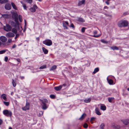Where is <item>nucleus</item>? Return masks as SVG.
<instances>
[{
  "mask_svg": "<svg viewBox=\"0 0 129 129\" xmlns=\"http://www.w3.org/2000/svg\"><path fill=\"white\" fill-rule=\"evenodd\" d=\"M12 17L13 18L15 19V21L16 23L15 24V25L14 24V22H12L11 23V24L13 25H13L15 27L17 28V27L18 26V28L20 29L19 26V23L18 22L17 14L16 13H14L12 14Z\"/></svg>",
  "mask_w": 129,
  "mask_h": 129,
  "instance_id": "f257e3e1",
  "label": "nucleus"
},
{
  "mask_svg": "<svg viewBox=\"0 0 129 129\" xmlns=\"http://www.w3.org/2000/svg\"><path fill=\"white\" fill-rule=\"evenodd\" d=\"M128 24V21L126 20L123 19L120 20L118 23V25L120 27L127 26Z\"/></svg>",
  "mask_w": 129,
  "mask_h": 129,
  "instance_id": "f03ea898",
  "label": "nucleus"
},
{
  "mask_svg": "<svg viewBox=\"0 0 129 129\" xmlns=\"http://www.w3.org/2000/svg\"><path fill=\"white\" fill-rule=\"evenodd\" d=\"M43 43L46 45L48 46H50L52 44V41L49 39H47L43 41Z\"/></svg>",
  "mask_w": 129,
  "mask_h": 129,
  "instance_id": "7ed1b4c3",
  "label": "nucleus"
},
{
  "mask_svg": "<svg viewBox=\"0 0 129 129\" xmlns=\"http://www.w3.org/2000/svg\"><path fill=\"white\" fill-rule=\"evenodd\" d=\"M3 114L7 116H11L12 115V113L11 111L8 110H5L3 111Z\"/></svg>",
  "mask_w": 129,
  "mask_h": 129,
  "instance_id": "20e7f679",
  "label": "nucleus"
},
{
  "mask_svg": "<svg viewBox=\"0 0 129 129\" xmlns=\"http://www.w3.org/2000/svg\"><path fill=\"white\" fill-rule=\"evenodd\" d=\"M6 36L7 38L13 37H14L15 35L12 32H8L6 34Z\"/></svg>",
  "mask_w": 129,
  "mask_h": 129,
  "instance_id": "39448f33",
  "label": "nucleus"
},
{
  "mask_svg": "<svg viewBox=\"0 0 129 129\" xmlns=\"http://www.w3.org/2000/svg\"><path fill=\"white\" fill-rule=\"evenodd\" d=\"M38 7L36 5H33V7L29 9V10L31 12H34L36 10V9H37Z\"/></svg>",
  "mask_w": 129,
  "mask_h": 129,
  "instance_id": "423d86ee",
  "label": "nucleus"
},
{
  "mask_svg": "<svg viewBox=\"0 0 129 129\" xmlns=\"http://www.w3.org/2000/svg\"><path fill=\"white\" fill-rule=\"evenodd\" d=\"M29 103L28 102H26L25 106L23 107L22 108V109L24 111H25L27 110H29Z\"/></svg>",
  "mask_w": 129,
  "mask_h": 129,
  "instance_id": "0eeeda50",
  "label": "nucleus"
},
{
  "mask_svg": "<svg viewBox=\"0 0 129 129\" xmlns=\"http://www.w3.org/2000/svg\"><path fill=\"white\" fill-rule=\"evenodd\" d=\"M121 121L125 125H127L129 124V119L122 120H121Z\"/></svg>",
  "mask_w": 129,
  "mask_h": 129,
  "instance_id": "6e6552de",
  "label": "nucleus"
},
{
  "mask_svg": "<svg viewBox=\"0 0 129 129\" xmlns=\"http://www.w3.org/2000/svg\"><path fill=\"white\" fill-rule=\"evenodd\" d=\"M0 40L2 42H5L7 41V39L5 37L2 36L0 37Z\"/></svg>",
  "mask_w": 129,
  "mask_h": 129,
  "instance_id": "1a4fd4ad",
  "label": "nucleus"
},
{
  "mask_svg": "<svg viewBox=\"0 0 129 129\" xmlns=\"http://www.w3.org/2000/svg\"><path fill=\"white\" fill-rule=\"evenodd\" d=\"M109 76H108L107 78V80L108 83L110 85H112L113 84V81L109 78Z\"/></svg>",
  "mask_w": 129,
  "mask_h": 129,
  "instance_id": "9d476101",
  "label": "nucleus"
},
{
  "mask_svg": "<svg viewBox=\"0 0 129 129\" xmlns=\"http://www.w3.org/2000/svg\"><path fill=\"white\" fill-rule=\"evenodd\" d=\"M5 29L7 31H10L11 30V27L9 25H7L6 27L5 28Z\"/></svg>",
  "mask_w": 129,
  "mask_h": 129,
  "instance_id": "9b49d317",
  "label": "nucleus"
},
{
  "mask_svg": "<svg viewBox=\"0 0 129 129\" xmlns=\"http://www.w3.org/2000/svg\"><path fill=\"white\" fill-rule=\"evenodd\" d=\"M5 8L6 10H9L11 9V7L10 4H7L5 5Z\"/></svg>",
  "mask_w": 129,
  "mask_h": 129,
  "instance_id": "f8f14e48",
  "label": "nucleus"
},
{
  "mask_svg": "<svg viewBox=\"0 0 129 129\" xmlns=\"http://www.w3.org/2000/svg\"><path fill=\"white\" fill-rule=\"evenodd\" d=\"M95 113L97 115H100L101 114V113L100 112L99 109L98 108H96L95 109Z\"/></svg>",
  "mask_w": 129,
  "mask_h": 129,
  "instance_id": "ddd939ff",
  "label": "nucleus"
},
{
  "mask_svg": "<svg viewBox=\"0 0 129 129\" xmlns=\"http://www.w3.org/2000/svg\"><path fill=\"white\" fill-rule=\"evenodd\" d=\"M85 0H82L81 1H79L78 3V5L81 6L82 5H84L85 4Z\"/></svg>",
  "mask_w": 129,
  "mask_h": 129,
  "instance_id": "4468645a",
  "label": "nucleus"
},
{
  "mask_svg": "<svg viewBox=\"0 0 129 129\" xmlns=\"http://www.w3.org/2000/svg\"><path fill=\"white\" fill-rule=\"evenodd\" d=\"M62 86L60 85L59 86L55 87H54V89L57 91L60 90L62 88Z\"/></svg>",
  "mask_w": 129,
  "mask_h": 129,
  "instance_id": "2eb2a0df",
  "label": "nucleus"
},
{
  "mask_svg": "<svg viewBox=\"0 0 129 129\" xmlns=\"http://www.w3.org/2000/svg\"><path fill=\"white\" fill-rule=\"evenodd\" d=\"M2 17H3L5 18H8L9 17V15L7 14H1Z\"/></svg>",
  "mask_w": 129,
  "mask_h": 129,
  "instance_id": "dca6fc26",
  "label": "nucleus"
},
{
  "mask_svg": "<svg viewBox=\"0 0 129 129\" xmlns=\"http://www.w3.org/2000/svg\"><path fill=\"white\" fill-rule=\"evenodd\" d=\"M42 109L44 110H46L47 108H48V106H47L45 103H42Z\"/></svg>",
  "mask_w": 129,
  "mask_h": 129,
  "instance_id": "f3484780",
  "label": "nucleus"
},
{
  "mask_svg": "<svg viewBox=\"0 0 129 129\" xmlns=\"http://www.w3.org/2000/svg\"><path fill=\"white\" fill-rule=\"evenodd\" d=\"M100 109L103 111H105L106 109V107L104 105H101L100 107Z\"/></svg>",
  "mask_w": 129,
  "mask_h": 129,
  "instance_id": "a211bd4d",
  "label": "nucleus"
},
{
  "mask_svg": "<svg viewBox=\"0 0 129 129\" xmlns=\"http://www.w3.org/2000/svg\"><path fill=\"white\" fill-rule=\"evenodd\" d=\"M1 98L3 99L4 100L6 101L7 99L6 95L4 94H3L1 95Z\"/></svg>",
  "mask_w": 129,
  "mask_h": 129,
  "instance_id": "6ab92c4d",
  "label": "nucleus"
},
{
  "mask_svg": "<svg viewBox=\"0 0 129 129\" xmlns=\"http://www.w3.org/2000/svg\"><path fill=\"white\" fill-rule=\"evenodd\" d=\"M42 49L43 52L45 54H46L48 53V51L45 48L43 47L42 48Z\"/></svg>",
  "mask_w": 129,
  "mask_h": 129,
  "instance_id": "aec40b11",
  "label": "nucleus"
},
{
  "mask_svg": "<svg viewBox=\"0 0 129 129\" xmlns=\"http://www.w3.org/2000/svg\"><path fill=\"white\" fill-rule=\"evenodd\" d=\"M86 114H83L80 118L79 119L80 120H83L86 116Z\"/></svg>",
  "mask_w": 129,
  "mask_h": 129,
  "instance_id": "412c9836",
  "label": "nucleus"
},
{
  "mask_svg": "<svg viewBox=\"0 0 129 129\" xmlns=\"http://www.w3.org/2000/svg\"><path fill=\"white\" fill-rule=\"evenodd\" d=\"M91 100V99L90 98L88 99H86L84 100V102L86 103H88L90 102Z\"/></svg>",
  "mask_w": 129,
  "mask_h": 129,
  "instance_id": "4be33fe9",
  "label": "nucleus"
},
{
  "mask_svg": "<svg viewBox=\"0 0 129 129\" xmlns=\"http://www.w3.org/2000/svg\"><path fill=\"white\" fill-rule=\"evenodd\" d=\"M42 103L46 104L48 103V101L46 99H44L41 100Z\"/></svg>",
  "mask_w": 129,
  "mask_h": 129,
  "instance_id": "5701e85b",
  "label": "nucleus"
},
{
  "mask_svg": "<svg viewBox=\"0 0 129 129\" xmlns=\"http://www.w3.org/2000/svg\"><path fill=\"white\" fill-rule=\"evenodd\" d=\"M11 4L13 8L15 10H16L17 9V7H16L15 4L13 3H11Z\"/></svg>",
  "mask_w": 129,
  "mask_h": 129,
  "instance_id": "b1692460",
  "label": "nucleus"
},
{
  "mask_svg": "<svg viewBox=\"0 0 129 129\" xmlns=\"http://www.w3.org/2000/svg\"><path fill=\"white\" fill-rule=\"evenodd\" d=\"M105 127V124L104 123H102L100 126V129H104V127Z\"/></svg>",
  "mask_w": 129,
  "mask_h": 129,
  "instance_id": "393cba45",
  "label": "nucleus"
},
{
  "mask_svg": "<svg viewBox=\"0 0 129 129\" xmlns=\"http://www.w3.org/2000/svg\"><path fill=\"white\" fill-rule=\"evenodd\" d=\"M12 31L14 34H16L17 33V30L15 28H13L12 29Z\"/></svg>",
  "mask_w": 129,
  "mask_h": 129,
  "instance_id": "a878e982",
  "label": "nucleus"
},
{
  "mask_svg": "<svg viewBox=\"0 0 129 129\" xmlns=\"http://www.w3.org/2000/svg\"><path fill=\"white\" fill-rule=\"evenodd\" d=\"M110 48L113 50H118L119 49L116 46L111 47Z\"/></svg>",
  "mask_w": 129,
  "mask_h": 129,
  "instance_id": "bb28decb",
  "label": "nucleus"
},
{
  "mask_svg": "<svg viewBox=\"0 0 129 129\" xmlns=\"http://www.w3.org/2000/svg\"><path fill=\"white\" fill-rule=\"evenodd\" d=\"M56 68V66L55 65L52 66L50 69V71H52L55 70Z\"/></svg>",
  "mask_w": 129,
  "mask_h": 129,
  "instance_id": "cd10ccee",
  "label": "nucleus"
},
{
  "mask_svg": "<svg viewBox=\"0 0 129 129\" xmlns=\"http://www.w3.org/2000/svg\"><path fill=\"white\" fill-rule=\"evenodd\" d=\"M99 71V69L98 68H95L94 70V71L93 72V74H95L97 72H98Z\"/></svg>",
  "mask_w": 129,
  "mask_h": 129,
  "instance_id": "c85d7f7f",
  "label": "nucleus"
},
{
  "mask_svg": "<svg viewBox=\"0 0 129 129\" xmlns=\"http://www.w3.org/2000/svg\"><path fill=\"white\" fill-rule=\"evenodd\" d=\"M12 83L14 87H15L16 86V82L15 81H14V80L13 79H12Z\"/></svg>",
  "mask_w": 129,
  "mask_h": 129,
  "instance_id": "c756f323",
  "label": "nucleus"
},
{
  "mask_svg": "<svg viewBox=\"0 0 129 129\" xmlns=\"http://www.w3.org/2000/svg\"><path fill=\"white\" fill-rule=\"evenodd\" d=\"M78 21L82 22H85L84 20L82 18H79L78 19Z\"/></svg>",
  "mask_w": 129,
  "mask_h": 129,
  "instance_id": "7c9ffc66",
  "label": "nucleus"
},
{
  "mask_svg": "<svg viewBox=\"0 0 129 129\" xmlns=\"http://www.w3.org/2000/svg\"><path fill=\"white\" fill-rule=\"evenodd\" d=\"M8 2V0H3L2 1V2H0L1 4H2L4 3H7Z\"/></svg>",
  "mask_w": 129,
  "mask_h": 129,
  "instance_id": "2f4dec72",
  "label": "nucleus"
},
{
  "mask_svg": "<svg viewBox=\"0 0 129 129\" xmlns=\"http://www.w3.org/2000/svg\"><path fill=\"white\" fill-rule=\"evenodd\" d=\"M21 3L22 4L23 7L24 8V9L25 10H27V7L22 2H21Z\"/></svg>",
  "mask_w": 129,
  "mask_h": 129,
  "instance_id": "473e14b6",
  "label": "nucleus"
},
{
  "mask_svg": "<svg viewBox=\"0 0 129 129\" xmlns=\"http://www.w3.org/2000/svg\"><path fill=\"white\" fill-rule=\"evenodd\" d=\"M114 99L113 98H109L108 99L109 101L110 102H111L112 100Z\"/></svg>",
  "mask_w": 129,
  "mask_h": 129,
  "instance_id": "72a5a7b5",
  "label": "nucleus"
},
{
  "mask_svg": "<svg viewBox=\"0 0 129 129\" xmlns=\"http://www.w3.org/2000/svg\"><path fill=\"white\" fill-rule=\"evenodd\" d=\"M26 2L29 3L31 4L32 3L33 0H25Z\"/></svg>",
  "mask_w": 129,
  "mask_h": 129,
  "instance_id": "f704fd0d",
  "label": "nucleus"
},
{
  "mask_svg": "<svg viewBox=\"0 0 129 129\" xmlns=\"http://www.w3.org/2000/svg\"><path fill=\"white\" fill-rule=\"evenodd\" d=\"M4 104L6 106H8L9 105V103L8 102H6L5 101L3 102Z\"/></svg>",
  "mask_w": 129,
  "mask_h": 129,
  "instance_id": "c9c22d12",
  "label": "nucleus"
},
{
  "mask_svg": "<svg viewBox=\"0 0 129 129\" xmlns=\"http://www.w3.org/2000/svg\"><path fill=\"white\" fill-rule=\"evenodd\" d=\"M43 112L42 111H40L38 115L39 116H41L42 115H43Z\"/></svg>",
  "mask_w": 129,
  "mask_h": 129,
  "instance_id": "e433bc0d",
  "label": "nucleus"
},
{
  "mask_svg": "<svg viewBox=\"0 0 129 129\" xmlns=\"http://www.w3.org/2000/svg\"><path fill=\"white\" fill-rule=\"evenodd\" d=\"M96 119V118L95 117H92L91 118L90 121H94L95 119Z\"/></svg>",
  "mask_w": 129,
  "mask_h": 129,
  "instance_id": "4c0bfd02",
  "label": "nucleus"
},
{
  "mask_svg": "<svg viewBox=\"0 0 129 129\" xmlns=\"http://www.w3.org/2000/svg\"><path fill=\"white\" fill-rule=\"evenodd\" d=\"M101 42L103 43H108V42L105 41L104 39L101 40Z\"/></svg>",
  "mask_w": 129,
  "mask_h": 129,
  "instance_id": "58836bf2",
  "label": "nucleus"
},
{
  "mask_svg": "<svg viewBox=\"0 0 129 129\" xmlns=\"http://www.w3.org/2000/svg\"><path fill=\"white\" fill-rule=\"evenodd\" d=\"M46 68V66L45 65H43L40 68V69H43L45 68Z\"/></svg>",
  "mask_w": 129,
  "mask_h": 129,
  "instance_id": "ea45409f",
  "label": "nucleus"
},
{
  "mask_svg": "<svg viewBox=\"0 0 129 129\" xmlns=\"http://www.w3.org/2000/svg\"><path fill=\"white\" fill-rule=\"evenodd\" d=\"M19 20L20 22H21L22 21V19L21 16L19 15Z\"/></svg>",
  "mask_w": 129,
  "mask_h": 129,
  "instance_id": "a19ab883",
  "label": "nucleus"
},
{
  "mask_svg": "<svg viewBox=\"0 0 129 129\" xmlns=\"http://www.w3.org/2000/svg\"><path fill=\"white\" fill-rule=\"evenodd\" d=\"M6 51L4 50H3L0 51V54H3L6 52Z\"/></svg>",
  "mask_w": 129,
  "mask_h": 129,
  "instance_id": "79ce46f5",
  "label": "nucleus"
},
{
  "mask_svg": "<svg viewBox=\"0 0 129 129\" xmlns=\"http://www.w3.org/2000/svg\"><path fill=\"white\" fill-rule=\"evenodd\" d=\"M88 126L87 124L85 123L84 125V127L85 128H86Z\"/></svg>",
  "mask_w": 129,
  "mask_h": 129,
  "instance_id": "37998d69",
  "label": "nucleus"
},
{
  "mask_svg": "<svg viewBox=\"0 0 129 129\" xmlns=\"http://www.w3.org/2000/svg\"><path fill=\"white\" fill-rule=\"evenodd\" d=\"M12 40L11 39H9L8 40L7 43H11L12 42Z\"/></svg>",
  "mask_w": 129,
  "mask_h": 129,
  "instance_id": "c03bdc74",
  "label": "nucleus"
},
{
  "mask_svg": "<svg viewBox=\"0 0 129 129\" xmlns=\"http://www.w3.org/2000/svg\"><path fill=\"white\" fill-rule=\"evenodd\" d=\"M50 97L51 99H53L55 98V96L54 95H50Z\"/></svg>",
  "mask_w": 129,
  "mask_h": 129,
  "instance_id": "a18cd8bd",
  "label": "nucleus"
},
{
  "mask_svg": "<svg viewBox=\"0 0 129 129\" xmlns=\"http://www.w3.org/2000/svg\"><path fill=\"white\" fill-rule=\"evenodd\" d=\"M16 34L15 37V39H16L19 36V35L18 34Z\"/></svg>",
  "mask_w": 129,
  "mask_h": 129,
  "instance_id": "49530a36",
  "label": "nucleus"
},
{
  "mask_svg": "<svg viewBox=\"0 0 129 129\" xmlns=\"http://www.w3.org/2000/svg\"><path fill=\"white\" fill-rule=\"evenodd\" d=\"M85 27H83L81 29V31L82 32L84 33L85 31Z\"/></svg>",
  "mask_w": 129,
  "mask_h": 129,
  "instance_id": "de8ad7c7",
  "label": "nucleus"
},
{
  "mask_svg": "<svg viewBox=\"0 0 129 129\" xmlns=\"http://www.w3.org/2000/svg\"><path fill=\"white\" fill-rule=\"evenodd\" d=\"M8 58L6 56L5 58V60L7 62L8 61Z\"/></svg>",
  "mask_w": 129,
  "mask_h": 129,
  "instance_id": "09e8293b",
  "label": "nucleus"
},
{
  "mask_svg": "<svg viewBox=\"0 0 129 129\" xmlns=\"http://www.w3.org/2000/svg\"><path fill=\"white\" fill-rule=\"evenodd\" d=\"M73 28H74V24H71L70 25Z\"/></svg>",
  "mask_w": 129,
  "mask_h": 129,
  "instance_id": "8fccbe9b",
  "label": "nucleus"
},
{
  "mask_svg": "<svg viewBox=\"0 0 129 129\" xmlns=\"http://www.w3.org/2000/svg\"><path fill=\"white\" fill-rule=\"evenodd\" d=\"M3 122V120L1 119H0V125H1Z\"/></svg>",
  "mask_w": 129,
  "mask_h": 129,
  "instance_id": "3c124183",
  "label": "nucleus"
},
{
  "mask_svg": "<svg viewBox=\"0 0 129 129\" xmlns=\"http://www.w3.org/2000/svg\"><path fill=\"white\" fill-rule=\"evenodd\" d=\"M93 34L94 35L97 34V31H94L93 32Z\"/></svg>",
  "mask_w": 129,
  "mask_h": 129,
  "instance_id": "603ef678",
  "label": "nucleus"
},
{
  "mask_svg": "<svg viewBox=\"0 0 129 129\" xmlns=\"http://www.w3.org/2000/svg\"><path fill=\"white\" fill-rule=\"evenodd\" d=\"M20 78L21 79H23L24 78V77L23 76H20Z\"/></svg>",
  "mask_w": 129,
  "mask_h": 129,
  "instance_id": "864d4df0",
  "label": "nucleus"
},
{
  "mask_svg": "<svg viewBox=\"0 0 129 129\" xmlns=\"http://www.w3.org/2000/svg\"><path fill=\"white\" fill-rule=\"evenodd\" d=\"M100 36V35H94V37H97Z\"/></svg>",
  "mask_w": 129,
  "mask_h": 129,
  "instance_id": "5fc2aeb1",
  "label": "nucleus"
},
{
  "mask_svg": "<svg viewBox=\"0 0 129 129\" xmlns=\"http://www.w3.org/2000/svg\"><path fill=\"white\" fill-rule=\"evenodd\" d=\"M105 3L107 4V5H109V3L108 2V1H106L105 2Z\"/></svg>",
  "mask_w": 129,
  "mask_h": 129,
  "instance_id": "6e6d98bb",
  "label": "nucleus"
},
{
  "mask_svg": "<svg viewBox=\"0 0 129 129\" xmlns=\"http://www.w3.org/2000/svg\"><path fill=\"white\" fill-rule=\"evenodd\" d=\"M36 40L38 41H39V40L40 39H39V37L36 38Z\"/></svg>",
  "mask_w": 129,
  "mask_h": 129,
  "instance_id": "4d7b16f0",
  "label": "nucleus"
},
{
  "mask_svg": "<svg viewBox=\"0 0 129 129\" xmlns=\"http://www.w3.org/2000/svg\"><path fill=\"white\" fill-rule=\"evenodd\" d=\"M104 9H108V7H107L105 6L104 7Z\"/></svg>",
  "mask_w": 129,
  "mask_h": 129,
  "instance_id": "13d9d810",
  "label": "nucleus"
},
{
  "mask_svg": "<svg viewBox=\"0 0 129 129\" xmlns=\"http://www.w3.org/2000/svg\"><path fill=\"white\" fill-rule=\"evenodd\" d=\"M16 47V46L14 45L12 47L13 48H14Z\"/></svg>",
  "mask_w": 129,
  "mask_h": 129,
  "instance_id": "bf43d9fd",
  "label": "nucleus"
},
{
  "mask_svg": "<svg viewBox=\"0 0 129 129\" xmlns=\"http://www.w3.org/2000/svg\"><path fill=\"white\" fill-rule=\"evenodd\" d=\"M65 23H66V24L67 25H68L69 23H68V22L65 21Z\"/></svg>",
  "mask_w": 129,
  "mask_h": 129,
  "instance_id": "052dcab7",
  "label": "nucleus"
},
{
  "mask_svg": "<svg viewBox=\"0 0 129 129\" xmlns=\"http://www.w3.org/2000/svg\"><path fill=\"white\" fill-rule=\"evenodd\" d=\"M24 22H25V26L26 25V21L25 20V19L24 20Z\"/></svg>",
  "mask_w": 129,
  "mask_h": 129,
  "instance_id": "680f3d73",
  "label": "nucleus"
},
{
  "mask_svg": "<svg viewBox=\"0 0 129 129\" xmlns=\"http://www.w3.org/2000/svg\"><path fill=\"white\" fill-rule=\"evenodd\" d=\"M13 92H11V94L12 95H13Z\"/></svg>",
  "mask_w": 129,
  "mask_h": 129,
  "instance_id": "e2e57ef3",
  "label": "nucleus"
},
{
  "mask_svg": "<svg viewBox=\"0 0 129 129\" xmlns=\"http://www.w3.org/2000/svg\"><path fill=\"white\" fill-rule=\"evenodd\" d=\"M21 29H20V31H21L22 30V28L21 27H20Z\"/></svg>",
  "mask_w": 129,
  "mask_h": 129,
  "instance_id": "0e129e2a",
  "label": "nucleus"
},
{
  "mask_svg": "<svg viewBox=\"0 0 129 129\" xmlns=\"http://www.w3.org/2000/svg\"><path fill=\"white\" fill-rule=\"evenodd\" d=\"M17 61H18V62H20V60H19V59H17Z\"/></svg>",
  "mask_w": 129,
  "mask_h": 129,
  "instance_id": "69168bd1",
  "label": "nucleus"
},
{
  "mask_svg": "<svg viewBox=\"0 0 129 129\" xmlns=\"http://www.w3.org/2000/svg\"><path fill=\"white\" fill-rule=\"evenodd\" d=\"M9 129H12V128L11 127H9Z\"/></svg>",
  "mask_w": 129,
  "mask_h": 129,
  "instance_id": "338daca9",
  "label": "nucleus"
},
{
  "mask_svg": "<svg viewBox=\"0 0 129 129\" xmlns=\"http://www.w3.org/2000/svg\"><path fill=\"white\" fill-rule=\"evenodd\" d=\"M127 90L129 91V88L127 89Z\"/></svg>",
  "mask_w": 129,
  "mask_h": 129,
  "instance_id": "774afa93",
  "label": "nucleus"
}]
</instances>
